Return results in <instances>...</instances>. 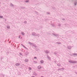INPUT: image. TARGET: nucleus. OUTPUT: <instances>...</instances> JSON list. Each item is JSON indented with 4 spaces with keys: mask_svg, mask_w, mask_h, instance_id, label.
Here are the masks:
<instances>
[{
    "mask_svg": "<svg viewBox=\"0 0 77 77\" xmlns=\"http://www.w3.org/2000/svg\"><path fill=\"white\" fill-rule=\"evenodd\" d=\"M41 62L42 63H44V61H43V60H41Z\"/></svg>",
    "mask_w": 77,
    "mask_h": 77,
    "instance_id": "f257e3e1",
    "label": "nucleus"
},
{
    "mask_svg": "<svg viewBox=\"0 0 77 77\" xmlns=\"http://www.w3.org/2000/svg\"><path fill=\"white\" fill-rule=\"evenodd\" d=\"M38 69H40V68H41V66H38Z\"/></svg>",
    "mask_w": 77,
    "mask_h": 77,
    "instance_id": "f03ea898",
    "label": "nucleus"
},
{
    "mask_svg": "<svg viewBox=\"0 0 77 77\" xmlns=\"http://www.w3.org/2000/svg\"><path fill=\"white\" fill-rule=\"evenodd\" d=\"M70 62H72V63H76V62H72L71 61H69Z\"/></svg>",
    "mask_w": 77,
    "mask_h": 77,
    "instance_id": "7ed1b4c3",
    "label": "nucleus"
},
{
    "mask_svg": "<svg viewBox=\"0 0 77 77\" xmlns=\"http://www.w3.org/2000/svg\"><path fill=\"white\" fill-rule=\"evenodd\" d=\"M0 18H3V16H0Z\"/></svg>",
    "mask_w": 77,
    "mask_h": 77,
    "instance_id": "20e7f679",
    "label": "nucleus"
},
{
    "mask_svg": "<svg viewBox=\"0 0 77 77\" xmlns=\"http://www.w3.org/2000/svg\"><path fill=\"white\" fill-rule=\"evenodd\" d=\"M22 35H24V33H22Z\"/></svg>",
    "mask_w": 77,
    "mask_h": 77,
    "instance_id": "39448f33",
    "label": "nucleus"
},
{
    "mask_svg": "<svg viewBox=\"0 0 77 77\" xmlns=\"http://www.w3.org/2000/svg\"><path fill=\"white\" fill-rule=\"evenodd\" d=\"M16 65H20V64H16Z\"/></svg>",
    "mask_w": 77,
    "mask_h": 77,
    "instance_id": "423d86ee",
    "label": "nucleus"
},
{
    "mask_svg": "<svg viewBox=\"0 0 77 77\" xmlns=\"http://www.w3.org/2000/svg\"><path fill=\"white\" fill-rule=\"evenodd\" d=\"M29 69H31V68H30V67L29 68Z\"/></svg>",
    "mask_w": 77,
    "mask_h": 77,
    "instance_id": "0eeeda50",
    "label": "nucleus"
},
{
    "mask_svg": "<svg viewBox=\"0 0 77 77\" xmlns=\"http://www.w3.org/2000/svg\"><path fill=\"white\" fill-rule=\"evenodd\" d=\"M34 58H35V59H36V57H34Z\"/></svg>",
    "mask_w": 77,
    "mask_h": 77,
    "instance_id": "6e6552de",
    "label": "nucleus"
},
{
    "mask_svg": "<svg viewBox=\"0 0 77 77\" xmlns=\"http://www.w3.org/2000/svg\"><path fill=\"white\" fill-rule=\"evenodd\" d=\"M8 28H9V27Z\"/></svg>",
    "mask_w": 77,
    "mask_h": 77,
    "instance_id": "1a4fd4ad",
    "label": "nucleus"
}]
</instances>
